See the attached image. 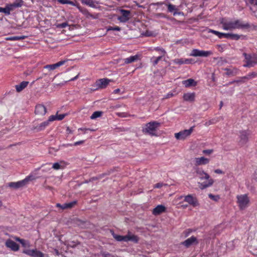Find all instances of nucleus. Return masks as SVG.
<instances>
[{"label":"nucleus","mask_w":257,"mask_h":257,"mask_svg":"<svg viewBox=\"0 0 257 257\" xmlns=\"http://www.w3.org/2000/svg\"><path fill=\"white\" fill-rule=\"evenodd\" d=\"M47 112L46 108L42 104H38L36 106L35 113L38 116L44 115Z\"/></svg>","instance_id":"obj_16"},{"label":"nucleus","mask_w":257,"mask_h":257,"mask_svg":"<svg viewBox=\"0 0 257 257\" xmlns=\"http://www.w3.org/2000/svg\"><path fill=\"white\" fill-rule=\"evenodd\" d=\"M78 75H79V74H77V75H76L74 78L70 79V80H69L68 81H73V80H74L78 78Z\"/></svg>","instance_id":"obj_60"},{"label":"nucleus","mask_w":257,"mask_h":257,"mask_svg":"<svg viewBox=\"0 0 257 257\" xmlns=\"http://www.w3.org/2000/svg\"><path fill=\"white\" fill-rule=\"evenodd\" d=\"M24 253L32 257H44V254L37 249H26Z\"/></svg>","instance_id":"obj_14"},{"label":"nucleus","mask_w":257,"mask_h":257,"mask_svg":"<svg viewBox=\"0 0 257 257\" xmlns=\"http://www.w3.org/2000/svg\"><path fill=\"white\" fill-rule=\"evenodd\" d=\"M173 96V93H169L166 96H165V98H169L170 97H171Z\"/></svg>","instance_id":"obj_56"},{"label":"nucleus","mask_w":257,"mask_h":257,"mask_svg":"<svg viewBox=\"0 0 257 257\" xmlns=\"http://www.w3.org/2000/svg\"><path fill=\"white\" fill-rule=\"evenodd\" d=\"M155 50H157V51H161L162 53H163V56H164V55L166 53L165 50L164 49H161V48H155Z\"/></svg>","instance_id":"obj_54"},{"label":"nucleus","mask_w":257,"mask_h":257,"mask_svg":"<svg viewBox=\"0 0 257 257\" xmlns=\"http://www.w3.org/2000/svg\"><path fill=\"white\" fill-rule=\"evenodd\" d=\"M208 196L211 199L215 201H217L219 199V196L218 195H214L212 194H209Z\"/></svg>","instance_id":"obj_38"},{"label":"nucleus","mask_w":257,"mask_h":257,"mask_svg":"<svg viewBox=\"0 0 257 257\" xmlns=\"http://www.w3.org/2000/svg\"><path fill=\"white\" fill-rule=\"evenodd\" d=\"M82 4L88 6L91 8H95L96 7V4H98L97 2L94 0H81Z\"/></svg>","instance_id":"obj_25"},{"label":"nucleus","mask_w":257,"mask_h":257,"mask_svg":"<svg viewBox=\"0 0 257 257\" xmlns=\"http://www.w3.org/2000/svg\"><path fill=\"white\" fill-rule=\"evenodd\" d=\"M54 252H55V254L56 255H58H58H60V253H59V252L58 250V249H54Z\"/></svg>","instance_id":"obj_59"},{"label":"nucleus","mask_w":257,"mask_h":257,"mask_svg":"<svg viewBox=\"0 0 257 257\" xmlns=\"http://www.w3.org/2000/svg\"><path fill=\"white\" fill-rule=\"evenodd\" d=\"M160 126V123L157 121H151L145 124L142 130V132L145 134H148L151 136L157 137L159 135L157 133V130Z\"/></svg>","instance_id":"obj_3"},{"label":"nucleus","mask_w":257,"mask_h":257,"mask_svg":"<svg viewBox=\"0 0 257 257\" xmlns=\"http://www.w3.org/2000/svg\"><path fill=\"white\" fill-rule=\"evenodd\" d=\"M55 120H57V114L51 115L47 120L50 122Z\"/></svg>","instance_id":"obj_42"},{"label":"nucleus","mask_w":257,"mask_h":257,"mask_svg":"<svg viewBox=\"0 0 257 257\" xmlns=\"http://www.w3.org/2000/svg\"><path fill=\"white\" fill-rule=\"evenodd\" d=\"M67 26H68V24L67 22L56 25V27L58 28H65Z\"/></svg>","instance_id":"obj_43"},{"label":"nucleus","mask_w":257,"mask_h":257,"mask_svg":"<svg viewBox=\"0 0 257 257\" xmlns=\"http://www.w3.org/2000/svg\"><path fill=\"white\" fill-rule=\"evenodd\" d=\"M34 179L35 178L33 176H29L21 181L17 182H10L9 183L8 186L10 188L18 189L24 187L27 185L30 181Z\"/></svg>","instance_id":"obj_5"},{"label":"nucleus","mask_w":257,"mask_h":257,"mask_svg":"<svg viewBox=\"0 0 257 257\" xmlns=\"http://www.w3.org/2000/svg\"><path fill=\"white\" fill-rule=\"evenodd\" d=\"M202 152L204 154L209 155L212 153L213 150H211V149L204 150Z\"/></svg>","instance_id":"obj_47"},{"label":"nucleus","mask_w":257,"mask_h":257,"mask_svg":"<svg viewBox=\"0 0 257 257\" xmlns=\"http://www.w3.org/2000/svg\"><path fill=\"white\" fill-rule=\"evenodd\" d=\"M163 56H159L158 57H157L154 61H153V64L154 65H156V64H158V62L161 59V58H162Z\"/></svg>","instance_id":"obj_49"},{"label":"nucleus","mask_w":257,"mask_h":257,"mask_svg":"<svg viewBox=\"0 0 257 257\" xmlns=\"http://www.w3.org/2000/svg\"><path fill=\"white\" fill-rule=\"evenodd\" d=\"M195 172L200 180H206V181L204 182L198 183V186L200 189L203 190L206 189L213 184L214 182V180L210 178L209 175L202 168L195 167Z\"/></svg>","instance_id":"obj_2"},{"label":"nucleus","mask_w":257,"mask_h":257,"mask_svg":"<svg viewBox=\"0 0 257 257\" xmlns=\"http://www.w3.org/2000/svg\"><path fill=\"white\" fill-rule=\"evenodd\" d=\"M152 35V32L147 31L145 34V36H151Z\"/></svg>","instance_id":"obj_57"},{"label":"nucleus","mask_w":257,"mask_h":257,"mask_svg":"<svg viewBox=\"0 0 257 257\" xmlns=\"http://www.w3.org/2000/svg\"><path fill=\"white\" fill-rule=\"evenodd\" d=\"M182 83L185 85L186 87H189L190 86H196L197 85V82L192 78L183 81Z\"/></svg>","instance_id":"obj_24"},{"label":"nucleus","mask_w":257,"mask_h":257,"mask_svg":"<svg viewBox=\"0 0 257 257\" xmlns=\"http://www.w3.org/2000/svg\"><path fill=\"white\" fill-rule=\"evenodd\" d=\"M119 91H120V89L119 88H117L114 90L113 93L116 94V93L119 92Z\"/></svg>","instance_id":"obj_61"},{"label":"nucleus","mask_w":257,"mask_h":257,"mask_svg":"<svg viewBox=\"0 0 257 257\" xmlns=\"http://www.w3.org/2000/svg\"><path fill=\"white\" fill-rule=\"evenodd\" d=\"M212 54V52L211 51H203L194 49L192 50L190 55L193 57H207Z\"/></svg>","instance_id":"obj_8"},{"label":"nucleus","mask_w":257,"mask_h":257,"mask_svg":"<svg viewBox=\"0 0 257 257\" xmlns=\"http://www.w3.org/2000/svg\"><path fill=\"white\" fill-rule=\"evenodd\" d=\"M221 24L223 28L226 30H232L234 29H247L250 25L247 23H245L239 20H227L222 19Z\"/></svg>","instance_id":"obj_1"},{"label":"nucleus","mask_w":257,"mask_h":257,"mask_svg":"<svg viewBox=\"0 0 257 257\" xmlns=\"http://www.w3.org/2000/svg\"><path fill=\"white\" fill-rule=\"evenodd\" d=\"M163 185H167L166 184H163L162 183H158L155 185L154 188H161Z\"/></svg>","instance_id":"obj_50"},{"label":"nucleus","mask_w":257,"mask_h":257,"mask_svg":"<svg viewBox=\"0 0 257 257\" xmlns=\"http://www.w3.org/2000/svg\"><path fill=\"white\" fill-rule=\"evenodd\" d=\"M210 162V159L204 157L195 158L194 159V165L197 167L199 166L205 165Z\"/></svg>","instance_id":"obj_11"},{"label":"nucleus","mask_w":257,"mask_h":257,"mask_svg":"<svg viewBox=\"0 0 257 257\" xmlns=\"http://www.w3.org/2000/svg\"><path fill=\"white\" fill-rule=\"evenodd\" d=\"M0 12L4 13L8 15H10V12H8L7 6L5 8L0 7Z\"/></svg>","instance_id":"obj_44"},{"label":"nucleus","mask_w":257,"mask_h":257,"mask_svg":"<svg viewBox=\"0 0 257 257\" xmlns=\"http://www.w3.org/2000/svg\"><path fill=\"white\" fill-rule=\"evenodd\" d=\"M27 37L25 36H14L11 37H7L6 38V40H11V41H17L20 40H23L25 39Z\"/></svg>","instance_id":"obj_30"},{"label":"nucleus","mask_w":257,"mask_h":257,"mask_svg":"<svg viewBox=\"0 0 257 257\" xmlns=\"http://www.w3.org/2000/svg\"><path fill=\"white\" fill-rule=\"evenodd\" d=\"M7 7L8 12H9L10 13L11 12V11H13L14 9H15V8L13 6L12 4L8 5L7 6Z\"/></svg>","instance_id":"obj_48"},{"label":"nucleus","mask_w":257,"mask_h":257,"mask_svg":"<svg viewBox=\"0 0 257 257\" xmlns=\"http://www.w3.org/2000/svg\"><path fill=\"white\" fill-rule=\"evenodd\" d=\"M193 127H191L188 130H184L179 133L175 134V137L178 140H184L189 137L192 133Z\"/></svg>","instance_id":"obj_7"},{"label":"nucleus","mask_w":257,"mask_h":257,"mask_svg":"<svg viewBox=\"0 0 257 257\" xmlns=\"http://www.w3.org/2000/svg\"><path fill=\"white\" fill-rule=\"evenodd\" d=\"M173 62L179 65H182L185 64V59H176L173 60Z\"/></svg>","instance_id":"obj_36"},{"label":"nucleus","mask_w":257,"mask_h":257,"mask_svg":"<svg viewBox=\"0 0 257 257\" xmlns=\"http://www.w3.org/2000/svg\"><path fill=\"white\" fill-rule=\"evenodd\" d=\"M183 99L185 101L193 102L195 100V93H186L183 95Z\"/></svg>","instance_id":"obj_20"},{"label":"nucleus","mask_w":257,"mask_h":257,"mask_svg":"<svg viewBox=\"0 0 257 257\" xmlns=\"http://www.w3.org/2000/svg\"><path fill=\"white\" fill-rule=\"evenodd\" d=\"M84 141H78V142H75L74 144V146H76L77 145H81L82 144L84 143Z\"/></svg>","instance_id":"obj_55"},{"label":"nucleus","mask_w":257,"mask_h":257,"mask_svg":"<svg viewBox=\"0 0 257 257\" xmlns=\"http://www.w3.org/2000/svg\"><path fill=\"white\" fill-rule=\"evenodd\" d=\"M58 2L61 4H70L74 6L73 2L69 0H58Z\"/></svg>","instance_id":"obj_35"},{"label":"nucleus","mask_w":257,"mask_h":257,"mask_svg":"<svg viewBox=\"0 0 257 257\" xmlns=\"http://www.w3.org/2000/svg\"><path fill=\"white\" fill-rule=\"evenodd\" d=\"M184 201L187 202L189 204L193 207H196L199 205L197 199L192 195H188L184 196Z\"/></svg>","instance_id":"obj_12"},{"label":"nucleus","mask_w":257,"mask_h":257,"mask_svg":"<svg viewBox=\"0 0 257 257\" xmlns=\"http://www.w3.org/2000/svg\"><path fill=\"white\" fill-rule=\"evenodd\" d=\"M49 122V121L47 120L43 122L40 124L33 127V130H36L37 132L41 131L45 128V127L48 125Z\"/></svg>","instance_id":"obj_23"},{"label":"nucleus","mask_w":257,"mask_h":257,"mask_svg":"<svg viewBox=\"0 0 257 257\" xmlns=\"http://www.w3.org/2000/svg\"><path fill=\"white\" fill-rule=\"evenodd\" d=\"M52 168L55 170H59L63 168V167L59 163H55L53 164Z\"/></svg>","instance_id":"obj_37"},{"label":"nucleus","mask_w":257,"mask_h":257,"mask_svg":"<svg viewBox=\"0 0 257 257\" xmlns=\"http://www.w3.org/2000/svg\"><path fill=\"white\" fill-rule=\"evenodd\" d=\"M239 144L241 146H244L248 141V137L250 135L249 131H242L240 132Z\"/></svg>","instance_id":"obj_10"},{"label":"nucleus","mask_w":257,"mask_h":257,"mask_svg":"<svg viewBox=\"0 0 257 257\" xmlns=\"http://www.w3.org/2000/svg\"><path fill=\"white\" fill-rule=\"evenodd\" d=\"M113 237L118 241H123L127 242L128 241H132L134 242L137 243L139 240L138 237L131 233L130 232H128L127 234L124 236L113 234Z\"/></svg>","instance_id":"obj_4"},{"label":"nucleus","mask_w":257,"mask_h":257,"mask_svg":"<svg viewBox=\"0 0 257 257\" xmlns=\"http://www.w3.org/2000/svg\"><path fill=\"white\" fill-rule=\"evenodd\" d=\"M65 62V61H59L58 63L54 64L47 65L44 67V68L48 69L49 70H53L56 69L57 68H58V67L64 64Z\"/></svg>","instance_id":"obj_22"},{"label":"nucleus","mask_w":257,"mask_h":257,"mask_svg":"<svg viewBox=\"0 0 257 257\" xmlns=\"http://www.w3.org/2000/svg\"><path fill=\"white\" fill-rule=\"evenodd\" d=\"M16 240L19 241L20 242H21V240H22V239H20V238L19 237H16Z\"/></svg>","instance_id":"obj_62"},{"label":"nucleus","mask_w":257,"mask_h":257,"mask_svg":"<svg viewBox=\"0 0 257 257\" xmlns=\"http://www.w3.org/2000/svg\"><path fill=\"white\" fill-rule=\"evenodd\" d=\"M66 115L65 114H61L59 115H57V120H62L63 119L65 116Z\"/></svg>","instance_id":"obj_53"},{"label":"nucleus","mask_w":257,"mask_h":257,"mask_svg":"<svg viewBox=\"0 0 257 257\" xmlns=\"http://www.w3.org/2000/svg\"><path fill=\"white\" fill-rule=\"evenodd\" d=\"M66 131L68 134L72 133V130L69 127H67Z\"/></svg>","instance_id":"obj_58"},{"label":"nucleus","mask_w":257,"mask_h":257,"mask_svg":"<svg viewBox=\"0 0 257 257\" xmlns=\"http://www.w3.org/2000/svg\"><path fill=\"white\" fill-rule=\"evenodd\" d=\"M139 58V56L138 55L131 56L128 58H125L124 61L125 64L131 63L138 60Z\"/></svg>","instance_id":"obj_29"},{"label":"nucleus","mask_w":257,"mask_h":257,"mask_svg":"<svg viewBox=\"0 0 257 257\" xmlns=\"http://www.w3.org/2000/svg\"><path fill=\"white\" fill-rule=\"evenodd\" d=\"M243 55L245 57L246 64L244 66L245 67H252L257 63V58L254 56H251L250 55L244 53Z\"/></svg>","instance_id":"obj_9"},{"label":"nucleus","mask_w":257,"mask_h":257,"mask_svg":"<svg viewBox=\"0 0 257 257\" xmlns=\"http://www.w3.org/2000/svg\"><path fill=\"white\" fill-rule=\"evenodd\" d=\"M22 245L24 246V247H27V246H29V243L25 240L24 239H22V240H21V242H20Z\"/></svg>","instance_id":"obj_46"},{"label":"nucleus","mask_w":257,"mask_h":257,"mask_svg":"<svg viewBox=\"0 0 257 257\" xmlns=\"http://www.w3.org/2000/svg\"><path fill=\"white\" fill-rule=\"evenodd\" d=\"M28 83L29 82L28 81H23L19 85H16V88L17 91L18 92L21 91L23 89L27 87Z\"/></svg>","instance_id":"obj_28"},{"label":"nucleus","mask_w":257,"mask_h":257,"mask_svg":"<svg viewBox=\"0 0 257 257\" xmlns=\"http://www.w3.org/2000/svg\"><path fill=\"white\" fill-rule=\"evenodd\" d=\"M77 203L76 201H73L71 202L66 203L63 204L60 203L56 204V207L60 208L62 210L69 209L73 208Z\"/></svg>","instance_id":"obj_17"},{"label":"nucleus","mask_w":257,"mask_h":257,"mask_svg":"<svg viewBox=\"0 0 257 257\" xmlns=\"http://www.w3.org/2000/svg\"><path fill=\"white\" fill-rule=\"evenodd\" d=\"M120 30V28L118 26H115L114 27H109L107 28V31H119Z\"/></svg>","instance_id":"obj_41"},{"label":"nucleus","mask_w":257,"mask_h":257,"mask_svg":"<svg viewBox=\"0 0 257 257\" xmlns=\"http://www.w3.org/2000/svg\"><path fill=\"white\" fill-rule=\"evenodd\" d=\"M24 2L23 1H20L19 2H16L14 3H13V6L15 8H20L23 5Z\"/></svg>","instance_id":"obj_34"},{"label":"nucleus","mask_w":257,"mask_h":257,"mask_svg":"<svg viewBox=\"0 0 257 257\" xmlns=\"http://www.w3.org/2000/svg\"><path fill=\"white\" fill-rule=\"evenodd\" d=\"M256 76H257V73L252 72V73L248 74L247 76L242 77V79L249 80V79H250L252 78L256 77Z\"/></svg>","instance_id":"obj_33"},{"label":"nucleus","mask_w":257,"mask_h":257,"mask_svg":"<svg viewBox=\"0 0 257 257\" xmlns=\"http://www.w3.org/2000/svg\"><path fill=\"white\" fill-rule=\"evenodd\" d=\"M209 32L218 36L219 38H221L222 36H224V33H220L219 32L211 30H209Z\"/></svg>","instance_id":"obj_40"},{"label":"nucleus","mask_w":257,"mask_h":257,"mask_svg":"<svg viewBox=\"0 0 257 257\" xmlns=\"http://www.w3.org/2000/svg\"><path fill=\"white\" fill-rule=\"evenodd\" d=\"M223 70L226 71L225 74L228 76H234L236 74L237 70L236 68H224Z\"/></svg>","instance_id":"obj_26"},{"label":"nucleus","mask_w":257,"mask_h":257,"mask_svg":"<svg viewBox=\"0 0 257 257\" xmlns=\"http://www.w3.org/2000/svg\"><path fill=\"white\" fill-rule=\"evenodd\" d=\"M121 16L118 17V20L121 23H125L130 18V11L125 10H121L120 11Z\"/></svg>","instance_id":"obj_13"},{"label":"nucleus","mask_w":257,"mask_h":257,"mask_svg":"<svg viewBox=\"0 0 257 257\" xmlns=\"http://www.w3.org/2000/svg\"><path fill=\"white\" fill-rule=\"evenodd\" d=\"M79 130H82V131H84V130H87V128H79Z\"/></svg>","instance_id":"obj_64"},{"label":"nucleus","mask_w":257,"mask_h":257,"mask_svg":"<svg viewBox=\"0 0 257 257\" xmlns=\"http://www.w3.org/2000/svg\"><path fill=\"white\" fill-rule=\"evenodd\" d=\"M197 243L198 241L197 238L194 236H192L182 242V244L187 247H189L191 245Z\"/></svg>","instance_id":"obj_18"},{"label":"nucleus","mask_w":257,"mask_h":257,"mask_svg":"<svg viewBox=\"0 0 257 257\" xmlns=\"http://www.w3.org/2000/svg\"><path fill=\"white\" fill-rule=\"evenodd\" d=\"M194 63L193 59H185V64Z\"/></svg>","instance_id":"obj_51"},{"label":"nucleus","mask_w":257,"mask_h":257,"mask_svg":"<svg viewBox=\"0 0 257 257\" xmlns=\"http://www.w3.org/2000/svg\"><path fill=\"white\" fill-rule=\"evenodd\" d=\"M6 245L7 247L11 248L14 251H17L19 248V245L17 244L15 241L10 239H9L6 241Z\"/></svg>","instance_id":"obj_19"},{"label":"nucleus","mask_w":257,"mask_h":257,"mask_svg":"<svg viewBox=\"0 0 257 257\" xmlns=\"http://www.w3.org/2000/svg\"><path fill=\"white\" fill-rule=\"evenodd\" d=\"M237 203L240 209H244L248 205L249 200L247 194L237 195Z\"/></svg>","instance_id":"obj_6"},{"label":"nucleus","mask_w":257,"mask_h":257,"mask_svg":"<svg viewBox=\"0 0 257 257\" xmlns=\"http://www.w3.org/2000/svg\"><path fill=\"white\" fill-rule=\"evenodd\" d=\"M166 207L162 205H159L153 210V213L155 215H158L165 211Z\"/></svg>","instance_id":"obj_21"},{"label":"nucleus","mask_w":257,"mask_h":257,"mask_svg":"<svg viewBox=\"0 0 257 257\" xmlns=\"http://www.w3.org/2000/svg\"><path fill=\"white\" fill-rule=\"evenodd\" d=\"M102 113V112L101 111H95L93 113V114L90 116V118L91 119H94L97 117H99L101 115Z\"/></svg>","instance_id":"obj_32"},{"label":"nucleus","mask_w":257,"mask_h":257,"mask_svg":"<svg viewBox=\"0 0 257 257\" xmlns=\"http://www.w3.org/2000/svg\"><path fill=\"white\" fill-rule=\"evenodd\" d=\"M214 173L217 174H223L224 173L221 170L217 169L214 171Z\"/></svg>","instance_id":"obj_52"},{"label":"nucleus","mask_w":257,"mask_h":257,"mask_svg":"<svg viewBox=\"0 0 257 257\" xmlns=\"http://www.w3.org/2000/svg\"><path fill=\"white\" fill-rule=\"evenodd\" d=\"M222 105H223V102H222V101H221L220 103V108H221V107L222 106Z\"/></svg>","instance_id":"obj_63"},{"label":"nucleus","mask_w":257,"mask_h":257,"mask_svg":"<svg viewBox=\"0 0 257 257\" xmlns=\"http://www.w3.org/2000/svg\"><path fill=\"white\" fill-rule=\"evenodd\" d=\"M249 2L251 5L250 9L253 12L256 11L255 7H257V0H249Z\"/></svg>","instance_id":"obj_31"},{"label":"nucleus","mask_w":257,"mask_h":257,"mask_svg":"<svg viewBox=\"0 0 257 257\" xmlns=\"http://www.w3.org/2000/svg\"><path fill=\"white\" fill-rule=\"evenodd\" d=\"M226 61L225 59H223L222 58H220L217 62V65L221 66L224 65V64L226 63Z\"/></svg>","instance_id":"obj_39"},{"label":"nucleus","mask_w":257,"mask_h":257,"mask_svg":"<svg viewBox=\"0 0 257 257\" xmlns=\"http://www.w3.org/2000/svg\"><path fill=\"white\" fill-rule=\"evenodd\" d=\"M224 37L226 38H229L232 40H238L241 37H243L241 35H238L237 34H231V33H224Z\"/></svg>","instance_id":"obj_27"},{"label":"nucleus","mask_w":257,"mask_h":257,"mask_svg":"<svg viewBox=\"0 0 257 257\" xmlns=\"http://www.w3.org/2000/svg\"><path fill=\"white\" fill-rule=\"evenodd\" d=\"M168 9L170 12H172L176 10L175 6L171 4L168 5Z\"/></svg>","instance_id":"obj_45"},{"label":"nucleus","mask_w":257,"mask_h":257,"mask_svg":"<svg viewBox=\"0 0 257 257\" xmlns=\"http://www.w3.org/2000/svg\"><path fill=\"white\" fill-rule=\"evenodd\" d=\"M111 81L110 80L107 78H102L96 81L95 85L97 89H103L105 88Z\"/></svg>","instance_id":"obj_15"}]
</instances>
